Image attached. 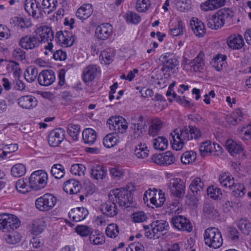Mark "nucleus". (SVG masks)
Returning <instances> with one entry per match:
<instances>
[{"instance_id": "nucleus-64", "label": "nucleus", "mask_w": 251, "mask_h": 251, "mask_svg": "<svg viewBox=\"0 0 251 251\" xmlns=\"http://www.w3.org/2000/svg\"><path fill=\"white\" fill-rule=\"evenodd\" d=\"M150 6V0H138L136 8L139 12H145L148 10Z\"/></svg>"}, {"instance_id": "nucleus-12", "label": "nucleus", "mask_w": 251, "mask_h": 251, "mask_svg": "<svg viewBox=\"0 0 251 251\" xmlns=\"http://www.w3.org/2000/svg\"><path fill=\"white\" fill-rule=\"evenodd\" d=\"M25 11L34 18L38 19L43 16L42 7L36 0H26L25 3Z\"/></svg>"}, {"instance_id": "nucleus-45", "label": "nucleus", "mask_w": 251, "mask_h": 251, "mask_svg": "<svg viewBox=\"0 0 251 251\" xmlns=\"http://www.w3.org/2000/svg\"><path fill=\"white\" fill-rule=\"evenodd\" d=\"M37 69L34 66L28 67L25 73L24 77L29 82H33L38 75Z\"/></svg>"}, {"instance_id": "nucleus-53", "label": "nucleus", "mask_w": 251, "mask_h": 251, "mask_svg": "<svg viewBox=\"0 0 251 251\" xmlns=\"http://www.w3.org/2000/svg\"><path fill=\"white\" fill-rule=\"evenodd\" d=\"M11 172L13 176L19 177L25 174L26 168L24 164L19 163L15 164L11 168Z\"/></svg>"}, {"instance_id": "nucleus-7", "label": "nucleus", "mask_w": 251, "mask_h": 251, "mask_svg": "<svg viewBox=\"0 0 251 251\" xmlns=\"http://www.w3.org/2000/svg\"><path fill=\"white\" fill-rule=\"evenodd\" d=\"M108 200L101 204L100 210L104 216L109 218H114L117 215L119 209L117 206V202L112 195L108 194Z\"/></svg>"}, {"instance_id": "nucleus-57", "label": "nucleus", "mask_w": 251, "mask_h": 251, "mask_svg": "<svg viewBox=\"0 0 251 251\" xmlns=\"http://www.w3.org/2000/svg\"><path fill=\"white\" fill-rule=\"evenodd\" d=\"M92 229L85 225H78L75 228V231L82 237H86L91 234Z\"/></svg>"}, {"instance_id": "nucleus-28", "label": "nucleus", "mask_w": 251, "mask_h": 251, "mask_svg": "<svg viewBox=\"0 0 251 251\" xmlns=\"http://www.w3.org/2000/svg\"><path fill=\"white\" fill-rule=\"evenodd\" d=\"M46 227V224L43 219H38L32 222L30 227V232L34 235H38L44 230Z\"/></svg>"}, {"instance_id": "nucleus-40", "label": "nucleus", "mask_w": 251, "mask_h": 251, "mask_svg": "<svg viewBox=\"0 0 251 251\" xmlns=\"http://www.w3.org/2000/svg\"><path fill=\"white\" fill-rule=\"evenodd\" d=\"M115 53L113 49L107 48L101 52L100 58L104 61L105 64H109L113 61Z\"/></svg>"}, {"instance_id": "nucleus-33", "label": "nucleus", "mask_w": 251, "mask_h": 251, "mask_svg": "<svg viewBox=\"0 0 251 251\" xmlns=\"http://www.w3.org/2000/svg\"><path fill=\"white\" fill-rule=\"evenodd\" d=\"M149 195L151 203L156 207H161L164 204L165 199L164 197V194L161 193V191H160L157 194V199L156 197V194L154 191H151Z\"/></svg>"}, {"instance_id": "nucleus-5", "label": "nucleus", "mask_w": 251, "mask_h": 251, "mask_svg": "<svg viewBox=\"0 0 251 251\" xmlns=\"http://www.w3.org/2000/svg\"><path fill=\"white\" fill-rule=\"evenodd\" d=\"M48 178V174L44 170L34 171L29 178L30 188L35 191L44 188L47 184Z\"/></svg>"}, {"instance_id": "nucleus-36", "label": "nucleus", "mask_w": 251, "mask_h": 251, "mask_svg": "<svg viewBox=\"0 0 251 251\" xmlns=\"http://www.w3.org/2000/svg\"><path fill=\"white\" fill-rule=\"evenodd\" d=\"M226 149L232 156L240 154L243 151L241 145L237 144L232 140H228L226 142Z\"/></svg>"}, {"instance_id": "nucleus-52", "label": "nucleus", "mask_w": 251, "mask_h": 251, "mask_svg": "<svg viewBox=\"0 0 251 251\" xmlns=\"http://www.w3.org/2000/svg\"><path fill=\"white\" fill-rule=\"evenodd\" d=\"M80 128L78 125L70 124L68 125L67 132L75 141H77L80 133Z\"/></svg>"}, {"instance_id": "nucleus-27", "label": "nucleus", "mask_w": 251, "mask_h": 251, "mask_svg": "<svg viewBox=\"0 0 251 251\" xmlns=\"http://www.w3.org/2000/svg\"><path fill=\"white\" fill-rule=\"evenodd\" d=\"M226 0H207L201 4L202 10L208 11L217 9L225 4Z\"/></svg>"}, {"instance_id": "nucleus-18", "label": "nucleus", "mask_w": 251, "mask_h": 251, "mask_svg": "<svg viewBox=\"0 0 251 251\" xmlns=\"http://www.w3.org/2000/svg\"><path fill=\"white\" fill-rule=\"evenodd\" d=\"M36 32V36L40 38V43L49 41L51 43L54 38V34L52 29L48 26H42L38 28Z\"/></svg>"}, {"instance_id": "nucleus-41", "label": "nucleus", "mask_w": 251, "mask_h": 251, "mask_svg": "<svg viewBox=\"0 0 251 251\" xmlns=\"http://www.w3.org/2000/svg\"><path fill=\"white\" fill-rule=\"evenodd\" d=\"M150 226L153 227V231L156 234L167 230L169 228V224L165 220H156L152 222Z\"/></svg>"}, {"instance_id": "nucleus-23", "label": "nucleus", "mask_w": 251, "mask_h": 251, "mask_svg": "<svg viewBox=\"0 0 251 251\" xmlns=\"http://www.w3.org/2000/svg\"><path fill=\"white\" fill-rule=\"evenodd\" d=\"M217 11L211 16L207 17V26L214 30H217L222 28L225 25L222 18Z\"/></svg>"}, {"instance_id": "nucleus-32", "label": "nucleus", "mask_w": 251, "mask_h": 251, "mask_svg": "<svg viewBox=\"0 0 251 251\" xmlns=\"http://www.w3.org/2000/svg\"><path fill=\"white\" fill-rule=\"evenodd\" d=\"M82 138L85 144L92 145L97 139V133L92 128H86L82 132Z\"/></svg>"}, {"instance_id": "nucleus-22", "label": "nucleus", "mask_w": 251, "mask_h": 251, "mask_svg": "<svg viewBox=\"0 0 251 251\" xmlns=\"http://www.w3.org/2000/svg\"><path fill=\"white\" fill-rule=\"evenodd\" d=\"M18 104L24 109H31L35 107L38 103L36 98L31 95L23 96L18 100Z\"/></svg>"}, {"instance_id": "nucleus-49", "label": "nucleus", "mask_w": 251, "mask_h": 251, "mask_svg": "<svg viewBox=\"0 0 251 251\" xmlns=\"http://www.w3.org/2000/svg\"><path fill=\"white\" fill-rule=\"evenodd\" d=\"M238 228L245 235H249L251 229V224L246 218L240 219L237 223Z\"/></svg>"}, {"instance_id": "nucleus-15", "label": "nucleus", "mask_w": 251, "mask_h": 251, "mask_svg": "<svg viewBox=\"0 0 251 251\" xmlns=\"http://www.w3.org/2000/svg\"><path fill=\"white\" fill-rule=\"evenodd\" d=\"M55 80V75L51 70H45L41 72L38 77V83L40 85L48 86L51 85Z\"/></svg>"}, {"instance_id": "nucleus-2", "label": "nucleus", "mask_w": 251, "mask_h": 251, "mask_svg": "<svg viewBox=\"0 0 251 251\" xmlns=\"http://www.w3.org/2000/svg\"><path fill=\"white\" fill-rule=\"evenodd\" d=\"M180 133L176 129L170 134V141L172 148L176 151L182 149L184 145V141H189L193 139H198L201 136V133L198 128L189 126L188 127H184L181 130Z\"/></svg>"}, {"instance_id": "nucleus-14", "label": "nucleus", "mask_w": 251, "mask_h": 251, "mask_svg": "<svg viewBox=\"0 0 251 251\" xmlns=\"http://www.w3.org/2000/svg\"><path fill=\"white\" fill-rule=\"evenodd\" d=\"M65 136V131L62 128L52 130L48 135V142L52 147H57L63 141Z\"/></svg>"}, {"instance_id": "nucleus-6", "label": "nucleus", "mask_w": 251, "mask_h": 251, "mask_svg": "<svg viewBox=\"0 0 251 251\" xmlns=\"http://www.w3.org/2000/svg\"><path fill=\"white\" fill-rule=\"evenodd\" d=\"M57 202V198L51 193H47L35 201L36 207L40 211L48 212L52 209Z\"/></svg>"}, {"instance_id": "nucleus-58", "label": "nucleus", "mask_w": 251, "mask_h": 251, "mask_svg": "<svg viewBox=\"0 0 251 251\" xmlns=\"http://www.w3.org/2000/svg\"><path fill=\"white\" fill-rule=\"evenodd\" d=\"M204 212L207 214L210 218L214 219L219 216V213L214 206L209 204H206L203 207Z\"/></svg>"}, {"instance_id": "nucleus-55", "label": "nucleus", "mask_w": 251, "mask_h": 251, "mask_svg": "<svg viewBox=\"0 0 251 251\" xmlns=\"http://www.w3.org/2000/svg\"><path fill=\"white\" fill-rule=\"evenodd\" d=\"M119 228L116 224H110L107 226L105 232L107 236L112 238H116L119 234Z\"/></svg>"}, {"instance_id": "nucleus-37", "label": "nucleus", "mask_w": 251, "mask_h": 251, "mask_svg": "<svg viewBox=\"0 0 251 251\" xmlns=\"http://www.w3.org/2000/svg\"><path fill=\"white\" fill-rule=\"evenodd\" d=\"M225 24L229 25L233 24L234 13L229 8L222 9L218 11Z\"/></svg>"}, {"instance_id": "nucleus-24", "label": "nucleus", "mask_w": 251, "mask_h": 251, "mask_svg": "<svg viewBox=\"0 0 251 251\" xmlns=\"http://www.w3.org/2000/svg\"><path fill=\"white\" fill-rule=\"evenodd\" d=\"M204 53L202 51H201L198 56L193 60L189 61L187 63L191 70L195 72H201L204 68L203 57Z\"/></svg>"}, {"instance_id": "nucleus-29", "label": "nucleus", "mask_w": 251, "mask_h": 251, "mask_svg": "<svg viewBox=\"0 0 251 251\" xmlns=\"http://www.w3.org/2000/svg\"><path fill=\"white\" fill-rule=\"evenodd\" d=\"M204 183L200 177H197L193 179L189 185V190L195 195H198L204 189Z\"/></svg>"}, {"instance_id": "nucleus-21", "label": "nucleus", "mask_w": 251, "mask_h": 251, "mask_svg": "<svg viewBox=\"0 0 251 251\" xmlns=\"http://www.w3.org/2000/svg\"><path fill=\"white\" fill-rule=\"evenodd\" d=\"M99 67L94 64H91L85 68L83 71L82 79L87 83L93 81L97 76Z\"/></svg>"}, {"instance_id": "nucleus-31", "label": "nucleus", "mask_w": 251, "mask_h": 251, "mask_svg": "<svg viewBox=\"0 0 251 251\" xmlns=\"http://www.w3.org/2000/svg\"><path fill=\"white\" fill-rule=\"evenodd\" d=\"M219 181L222 186L232 189L235 180L229 173H223L219 176Z\"/></svg>"}, {"instance_id": "nucleus-4", "label": "nucleus", "mask_w": 251, "mask_h": 251, "mask_svg": "<svg viewBox=\"0 0 251 251\" xmlns=\"http://www.w3.org/2000/svg\"><path fill=\"white\" fill-rule=\"evenodd\" d=\"M204 240L205 244L210 248L218 249L223 245V239L220 231L215 227H209L206 229L204 233Z\"/></svg>"}, {"instance_id": "nucleus-1", "label": "nucleus", "mask_w": 251, "mask_h": 251, "mask_svg": "<svg viewBox=\"0 0 251 251\" xmlns=\"http://www.w3.org/2000/svg\"><path fill=\"white\" fill-rule=\"evenodd\" d=\"M21 225L19 219L14 215L4 213L0 214V230L9 233L5 235L8 244H15L21 241V236L17 232H13Z\"/></svg>"}, {"instance_id": "nucleus-20", "label": "nucleus", "mask_w": 251, "mask_h": 251, "mask_svg": "<svg viewBox=\"0 0 251 251\" xmlns=\"http://www.w3.org/2000/svg\"><path fill=\"white\" fill-rule=\"evenodd\" d=\"M88 213V210L84 207H76L72 209L68 215L71 220L77 222L84 219Z\"/></svg>"}, {"instance_id": "nucleus-25", "label": "nucleus", "mask_w": 251, "mask_h": 251, "mask_svg": "<svg viewBox=\"0 0 251 251\" xmlns=\"http://www.w3.org/2000/svg\"><path fill=\"white\" fill-rule=\"evenodd\" d=\"M226 43L229 48L239 50L244 45L243 37L239 34H232L227 39Z\"/></svg>"}, {"instance_id": "nucleus-46", "label": "nucleus", "mask_w": 251, "mask_h": 251, "mask_svg": "<svg viewBox=\"0 0 251 251\" xmlns=\"http://www.w3.org/2000/svg\"><path fill=\"white\" fill-rule=\"evenodd\" d=\"M149 150L147 145L140 143L136 146L134 150L135 155L139 158H144L148 156Z\"/></svg>"}, {"instance_id": "nucleus-11", "label": "nucleus", "mask_w": 251, "mask_h": 251, "mask_svg": "<svg viewBox=\"0 0 251 251\" xmlns=\"http://www.w3.org/2000/svg\"><path fill=\"white\" fill-rule=\"evenodd\" d=\"M159 60L161 61L163 71L170 72L174 70L179 65L177 57L171 53H166L160 56Z\"/></svg>"}, {"instance_id": "nucleus-26", "label": "nucleus", "mask_w": 251, "mask_h": 251, "mask_svg": "<svg viewBox=\"0 0 251 251\" xmlns=\"http://www.w3.org/2000/svg\"><path fill=\"white\" fill-rule=\"evenodd\" d=\"M190 26L196 36L201 37L205 33L206 28L203 23L198 19H193L190 21Z\"/></svg>"}, {"instance_id": "nucleus-30", "label": "nucleus", "mask_w": 251, "mask_h": 251, "mask_svg": "<svg viewBox=\"0 0 251 251\" xmlns=\"http://www.w3.org/2000/svg\"><path fill=\"white\" fill-rule=\"evenodd\" d=\"M53 45L51 42L48 43V46L45 47V49L50 51V54L55 60L64 61L67 58V53L62 50H53Z\"/></svg>"}, {"instance_id": "nucleus-60", "label": "nucleus", "mask_w": 251, "mask_h": 251, "mask_svg": "<svg viewBox=\"0 0 251 251\" xmlns=\"http://www.w3.org/2000/svg\"><path fill=\"white\" fill-rule=\"evenodd\" d=\"M199 151L202 156H205L207 153H212V143L209 141H205L201 144L199 148Z\"/></svg>"}, {"instance_id": "nucleus-51", "label": "nucleus", "mask_w": 251, "mask_h": 251, "mask_svg": "<svg viewBox=\"0 0 251 251\" xmlns=\"http://www.w3.org/2000/svg\"><path fill=\"white\" fill-rule=\"evenodd\" d=\"M242 112L240 109H236L230 116L227 117V122L232 125H236L242 119Z\"/></svg>"}, {"instance_id": "nucleus-8", "label": "nucleus", "mask_w": 251, "mask_h": 251, "mask_svg": "<svg viewBox=\"0 0 251 251\" xmlns=\"http://www.w3.org/2000/svg\"><path fill=\"white\" fill-rule=\"evenodd\" d=\"M170 193L176 198L182 197L185 192V183L179 178H173L167 184Z\"/></svg>"}, {"instance_id": "nucleus-62", "label": "nucleus", "mask_w": 251, "mask_h": 251, "mask_svg": "<svg viewBox=\"0 0 251 251\" xmlns=\"http://www.w3.org/2000/svg\"><path fill=\"white\" fill-rule=\"evenodd\" d=\"M207 192L210 198L214 200L220 199V195L222 194L220 188L213 186L209 187L207 189Z\"/></svg>"}, {"instance_id": "nucleus-17", "label": "nucleus", "mask_w": 251, "mask_h": 251, "mask_svg": "<svg viewBox=\"0 0 251 251\" xmlns=\"http://www.w3.org/2000/svg\"><path fill=\"white\" fill-rule=\"evenodd\" d=\"M56 38L59 44L66 47L72 46L75 41V37L72 33L66 30L57 32Z\"/></svg>"}, {"instance_id": "nucleus-13", "label": "nucleus", "mask_w": 251, "mask_h": 251, "mask_svg": "<svg viewBox=\"0 0 251 251\" xmlns=\"http://www.w3.org/2000/svg\"><path fill=\"white\" fill-rule=\"evenodd\" d=\"M40 39L36 35H30L22 37L19 42V45L25 50H32L39 46Z\"/></svg>"}, {"instance_id": "nucleus-3", "label": "nucleus", "mask_w": 251, "mask_h": 251, "mask_svg": "<svg viewBox=\"0 0 251 251\" xmlns=\"http://www.w3.org/2000/svg\"><path fill=\"white\" fill-rule=\"evenodd\" d=\"M109 194L112 195L116 202L121 207L127 208L134 205L132 193L126 188L121 187L113 189Z\"/></svg>"}, {"instance_id": "nucleus-39", "label": "nucleus", "mask_w": 251, "mask_h": 251, "mask_svg": "<svg viewBox=\"0 0 251 251\" xmlns=\"http://www.w3.org/2000/svg\"><path fill=\"white\" fill-rule=\"evenodd\" d=\"M226 56L225 55L218 54L212 60V66L217 71H221L226 67Z\"/></svg>"}, {"instance_id": "nucleus-9", "label": "nucleus", "mask_w": 251, "mask_h": 251, "mask_svg": "<svg viewBox=\"0 0 251 251\" xmlns=\"http://www.w3.org/2000/svg\"><path fill=\"white\" fill-rule=\"evenodd\" d=\"M110 129H113L117 133L123 134L127 128V123L122 116L111 117L107 121Z\"/></svg>"}, {"instance_id": "nucleus-35", "label": "nucleus", "mask_w": 251, "mask_h": 251, "mask_svg": "<svg viewBox=\"0 0 251 251\" xmlns=\"http://www.w3.org/2000/svg\"><path fill=\"white\" fill-rule=\"evenodd\" d=\"M119 139L117 133L107 134L103 139V144L107 148L113 147L118 143Z\"/></svg>"}, {"instance_id": "nucleus-42", "label": "nucleus", "mask_w": 251, "mask_h": 251, "mask_svg": "<svg viewBox=\"0 0 251 251\" xmlns=\"http://www.w3.org/2000/svg\"><path fill=\"white\" fill-rule=\"evenodd\" d=\"M91 175L93 178L97 180L102 179L107 175V170L102 166L97 165L91 169Z\"/></svg>"}, {"instance_id": "nucleus-10", "label": "nucleus", "mask_w": 251, "mask_h": 251, "mask_svg": "<svg viewBox=\"0 0 251 251\" xmlns=\"http://www.w3.org/2000/svg\"><path fill=\"white\" fill-rule=\"evenodd\" d=\"M171 223L175 228L179 231L190 232L193 229V226L189 220L181 215L174 216Z\"/></svg>"}, {"instance_id": "nucleus-50", "label": "nucleus", "mask_w": 251, "mask_h": 251, "mask_svg": "<svg viewBox=\"0 0 251 251\" xmlns=\"http://www.w3.org/2000/svg\"><path fill=\"white\" fill-rule=\"evenodd\" d=\"M232 187V195L235 197H242L245 195L246 189L243 184L234 181V184Z\"/></svg>"}, {"instance_id": "nucleus-54", "label": "nucleus", "mask_w": 251, "mask_h": 251, "mask_svg": "<svg viewBox=\"0 0 251 251\" xmlns=\"http://www.w3.org/2000/svg\"><path fill=\"white\" fill-rule=\"evenodd\" d=\"M197 154L193 151H188L183 153L181 156V162L184 164H188L195 161Z\"/></svg>"}, {"instance_id": "nucleus-43", "label": "nucleus", "mask_w": 251, "mask_h": 251, "mask_svg": "<svg viewBox=\"0 0 251 251\" xmlns=\"http://www.w3.org/2000/svg\"><path fill=\"white\" fill-rule=\"evenodd\" d=\"M50 173L55 178L61 179L65 174L64 167L61 164H53L51 167Z\"/></svg>"}, {"instance_id": "nucleus-16", "label": "nucleus", "mask_w": 251, "mask_h": 251, "mask_svg": "<svg viewBox=\"0 0 251 251\" xmlns=\"http://www.w3.org/2000/svg\"><path fill=\"white\" fill-rule=\"evenodd\" d=\"M112 25L106 23H103L96 27L95 34L99 40H105L112 35Z\"/></svg>"}, {"instance_id": "nucleus-44", "label": "nucleus", "mask_w": 251, "mask_h": 251, "mask_svg": "<svg viewBox=\"0 0 251 251\" xmlns=\"http://www.w3.org/2000/svg\"><path fill=\"white\" fill-rule=\"evenodd\" d=\"M91 13V6L90 4H84L78 9L76 12V16L80 20H85L88 18Z\"/></svg>"}, {"instance_id": "nucleus-59", "label": "nucleus", "mask_w": 251, "mask_h": 251, "mask_svg": "<svg viewBox=\"0 0 251 251\" xmlns=\"http://www.w3.org/2000/svg\"><path fill=\"white\" fill-rule=\"evenodd\" d=\"M126 21L132 24L137 25L141 21V17L135 12H128L126 14Z\"/></svg>"}, {"instance_id": "nucleus-63", "label": "nucleus", "mask_w": 251, "mask_h": 251, "mask_svg": "<svg viewBox=\"0 0 251 251\" xmlns=\"http://www.w3.org/2000/svg\"><path fill=\"white\" fill-rule=\"evenodd\" d=\"M16 188L19 192L22 194H25L28 192L27 181L24 179H20L16 182Z\"/></svg>"}, {"instance_id": "nucleus-56", "label": "nucleus", "mask_w": 251, "mask_h": 251, "mask_svg": "<svg viewBox=\"0 0 251 251\" xmlns=\"http://www.w3.org/2000/svg\"><path fill=\"white\" fill-rule=\"evenodd\" d=\"M183 22L181 21H178L176 23L174 27H170V34L174 36L181 35L183 34Z\"/></svg>"}, {"instance_id": "nucleus-61", "label": "nucleus", "mask_w": 251, "mask_h": 251, "mask_svg": "<svg viewBox=\"0 0 251 251\" xmlns=\"http://www.w3.org/2000/svg\"><path fill=\"white\" fill-rule=\"evenodd\" d=\"M85 167L84 165L80 164H75L72 165L70 172L73 175L81 176L84 174Z\"/></svg>"}, {"instance_id": "nucleus-38", "label": "nucleus", "mask_w": 251, "mask_h": 251, "mask_svg": "<svg viewBox=\"0 0 251 251\" xmlns=\"http://www.w3.org/2000/svg\"><path fill=\"white\" fill-rule=\"evenodd\" d=\"M58 5L57 0H42V6L43 12L50 14L53 12Z\"/></svg>"}, {"instance_id": "nucleus-19", "label": "nucleus", "mask_w": 251, "mask_h": 251, "mask_svg": "<svg viewBox=\"0 0 251 251\" xmlns=\"http://www.w3.org/2000/svg\"><path fill=\"white\" fill-rule=\"evenodd\" d=\"M82 188L79 181L75 179H70L66 181L63 185L64 191L70 194H75L80 192Z\"/></svg>"}, {"instance_id": "nucleus-47", "label": "nucleus", "mask_w": 251, "mask_h": 251, "mask_svg": "<svg viewBox=\"0 0 251 251\" xmlns=\"http://www.w3.org/2000/svg\"><path fill=\"white\" fill-rule=\"evenodd\" d=\"M162 126V122L160 120H154L149 127V134L152 137L157 135Z\"/></svg>"}, {"instance_id": "nucleus-34", "label": "nucleus", "mask_w": 251, "mask_h": 251, "mask_svg": "<svg viewBox=\"0 0 251 251\" xmlns=\"http://www.w3.org/2000/svg\"><path fill=\"white\" fill-rule=\"evenodd\" d=\"M145 126V123H132L130 129L132 131V136L135 139H138L143 136L146 132Z\"/></svg>"}, {"instance_id": "nucleus-48", "label": "nucleus", "mask_w": 251, "mask_h": 251, "mask_svg": "<svg viewBox=\"0 0 251 251\" xmlns=\"http://www.w3.org/2000/svg\"><path fill=\"white\" fill-rule=\"evenodd\" d=\"M153 145L156 150L164 151L166 150L168 145V140L163 136H158L153 140Z\"/></svg>"}]
</instances>
